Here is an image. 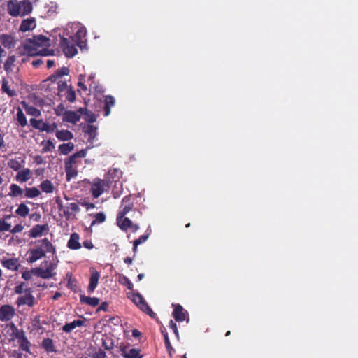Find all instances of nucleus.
Listing matches in <instances>:
<instances>
[{
    "label": "nucleus",
    "instance_id": "nucleus-1",
    "mask_svg": "<svg viewBox=\"0 0 358 358\" xmlns=\"http://www.w3.org/2000/svg\"><path fill=\"white\" fill-rule=\"evenodd\" d=\"M35 243L36 247L28 251L29 257L27 260L29 264H33V262L41 259V258L45 257L46 252H51V254H55L56 252V248L48 238L36 241Z\"/></svg>",
    "mask_w": 358,
    "mask_h": 358
},
{
    "label": "nucleus",
    "instance_id": "nucleus-2",
    "mask_svg": "<svg viewBox=\"0 0 358 358\" xmlns=\"http://www.w3.org/2000/svg\"><path fill=\"white\" fill-rule=\"evenodd\" d=\"M43 264L45 266V268L38 266L31 270H25L22 272V278L25 280H31L33 275H36L38 278L42 279H50L53 278L56 275L55 269L57 268V264L53 262L45 260Z\"/></svg>",
    "mask_w": 358,
    "mask_h": 358
},
{
    "label": "nucleus",
    "instance_id": "nucleus-3",
    "mask_svg": "<svg viewBox=\"0 0 358 358\" xmlns=\"http://www.w3.org/2000/svg\"><path fill=\"white\" fill-rule=\"evenodd\" d=\"M51 40L44 35L34 36L31 38L26 40L24 49L30 55H36L41 47L50 46Z\"/></svg>",
    "mask_w": 358,
    "mask_h": 358
},
{
    "label": "nucleus",
    "instance_id": "nucleus-4",
    "mask_svg": "<svg viewBox=\"0 0 358 358\" xmlns=\"http://www.w3.org/2000/svg\"><path fill=\"white\" fill-rule=\"evenodd\" d=\"M37 303V300L33 295V290L31 288H28L26 290V293L18 296L15 302L16 306L18 308L23 305H27L29 308H33Z\"/></svg>",
    "mask_w": 358,
    "mask_h": 358
},
{
    "label": "nucleus",
    "instance_id": "nucleus-5",
    "mask_svg": "<svg viewBox=\"0 0 358 358\" xmlns=\"http://www.w3.org/2000/svg\"><path fill=\"white\" fill-rule=\"evenodd\" d=\"M59 45L63 50V53L68 58H72L78 53L75 44L64 36L60 38Z\"/></svg>",
    "mask_w": 358,
    "mask_h": 358
},
{
    "label": "nucleus",
    "instance_id": "nucleus-6",
    "mask_svg": "<svg viewBox=\"0 0 358 358\" xmlns=\"http://www.w3.org/2000/svg\"><path fill=\"white\" fill-rule=\"evenodd\" d=\"M30 124L36 129L41 131L52 132L56 131L57 128L56 122L49 124L48 122H43V120L31 119Z\"/></svg>",
    "mask_w": 358,
    "mask_h": 358
},
{
    "label": "nucleus",
    "instance_id": "nucleus-7",
    "mask_svg": "<svg viewBox=\"0 0 358 358\" xmlns=\"http://www.w3.org/2000/svg\"><path fill=\"white\" fill-rule=\"evenodd\" d=\"M134 208V202L131 196H124L121 201L120 207L117 215L118 219L125 217L126 214L129 213Z\"/></svg>",
    "mask_w": 358,
    "mask_h": 358
},
{
    "label": "nucleus",
    "instance_id": "nucleus-8",
    "mask_svg": "<svg viewBox=\"0 0 358 358\" xmlns=\"http://www.w3.org/2000/svg\"><path fill=\"white\" fill-rule=\"evenodd\" d=\"M59 210H63V214L66 220H69V219L72 218V216H74V213L80 211V208L76 203H69L64 208H63L62 203H59Z\"/></svg>",
    "mask_w": 358,
    "mask_h": 358
},
{
    "label": "nucleus",
    "instance_id": "nucleus-9",
    "mask_svg": "<svg viewBox=\"0 0 358 358\" xmlns=\"http://www.w3.org/2000/svg\"><path fill=\"white\" fill-rule=\"evenodd\" d=\"M172 306L174 308V310L172 313V315L174 317L176 322H182L183 321H185V320H187V322L189 321V314L187 311L182 308L181 304L173 303Z\"/></svg>",
    "mask_w": 358,
    "mask_h": 358
},
{
    "label": "nucleus",
    "instance_id": "nucleus-10",
    "mask_svg": "<svg viewBox=\"0 0 358 358\" xmlns=\"http://www.w3.org/2000/svg\"><path fill=\"white\" fill-rule=\"evenodd\" d=\"M15 315V308L10 304H3L0 307V321L8 322Z\"/></svg>",
    "mask_w": 358,
    "mask_h": 358
},
{
    "label": "nucleus",
    "instance_id": "nucleus-11",
    "mask_svg": "<svg viewBox=\"0 0 358 358\" xmlns=\"http://www.w3.org/2000/svg\"><path fill=\"white\" fill-rule=\"evenodd\" d=\"M106 182L105 180L96 178L93 180L91 187V192L94 198H98L105 191Z\"/></svg>",
    "mask_w": 358,
    "mask_h": 358
},
{
    "label": "nucleus",
    "instance_id": "nucleus-12",
    "mask_svg": "<svg viewBox=\"0 0 358 358\" xmlns=\"http://www.w3.org/2000/svg\"><path fill=\"white\" fill-rule=\"evenodd\" d=\"M1 266L5 268L16 271H18L20 266H21L20 262L17 257H10L9 259H1Z\"/></svg>",
    "mask_w": 358,
    "mask_h": 358
},
{
    "label": "nucleus",
    "instance_id": "nucleus-13",
    "mask_svg": "<svg viewBox=\"0 0 358 358\" xmlns=\"http://www.w3.org/2000/svg\"><path fill=\"white\" fill-rule=\"evenodd\" d=\"M7 11L13 17L21 15L20 1L9 0L7 3Z\"/></svg>",
    "mask_w": 358,
    "mask_h": 358
},
{
    "label": "nucleus",
    "instance_id": "nucleus-14",
    "mask_svg": "<svg viewBox=\"0 0 358 358\" xmlns=\"http://www.w3.org/2000/svg\"><path fill=\"white\" fill-rule=\"evenodd\" d=\"M49 227L48 224H43V225H40V224H36L29 230V236L31 238H37L43 235L44 232L48 231Z\"/></svg>",
    "mask_w": 358,
    "mask_h": 358
},
{
    "label": "nucleus",
    "instance_id": "nucleus-15",
    "mask_svg": "<svg viewBox=\"0 0 358 358\" xmlns=\"http://www.w3.org/2000/svg\"><path fill=\"white\" fill-rule=\"evenodd\" d=\"M1 92L8 94L9 97L17 96V92L13 87V83L10 84V82L6 78L1 79Z\"/></svg>",
    "mask_w": 358,
    "mask_h": 358
},
{
    "label": "nucleus",
    "instance_id": "nucleus-16",
    "mask_svg": "<svg viewBox=\"0 0 358 358\" xmlns=\"http://www.w3.org/2000/svg\"><path fill=\"white\" fill-rule=\"evenodd\" d=\"M31 324L34 331L43 332V324H48V322L45 320H41L40 315H36L34 317L31 318Z\"/></svg>",
    "mask_w": 358,
    "mask_h": 358
},
{
    "label": "nucleus",
    "instance_id": "nucleus-17",
    "mask_svg": "<svg viewBox=\"0 0 358 358\" xmlns=\"http://www.w3.org/2000/svg\"><path fill=\"white\" fill-rule=\"evenodd\" d=\"M67 247L71 250H79L81 245L80 242V236L76 232L71 233L70 238L67 242Z\"/></svg>",
    "mask_w": 358,
    "mask_h": 358
},
{
    "label": "nucleus",
    "instance_id": "nucleus-18",
    "mask_svg": "<svg viewBox=\"0 0 358 358\" xmlns=\"http://www.w3.org/2000/svg\"><path fill=\"white\" fill-rule=\"evenodd\" d=\"M80 120V115H78L76 111L72 110H65L63 113V121L71 122V123H76L77 122Z\"/></svg>",
    "mask_w": 358,
    "mask_h": 358
},
{
    "label": "nucleus",
    "instance_id": "nucleus-19",
    "mask_svg": "<svg viewBox=\"0 0 358 358\" xmlns=\"http://www.w3.org/2000/svg\"><path fill=\"white\" fill-rule=\"evenodd\" d=\"M36 27V19L34 17L23 20L19 27V30L21 31H27L34 29Z\"/></svg>",
    "mask_w": 358,
    "mask_h": 358
},
{
    "label": "nucleus",
    "instance_id": "nucleus-20",
    "mask_svg": "<svg viewBox=\"0 0 358 358\" xmlns=\"http://www.w3.org/2000/svg\"><path fill=\"white\" fill-rule=\"evenodd\" d=\"M31 177V171L29 169H23L22 170L18 171L15 179L19 182H26Z\"/></svg>",
    "mask_w": 358,
    "mask_h": 358
},
{
    "label": "nucleus",
    "instance_id": "nucleus-21",
    "mask_svg": "<svg viewBox=\"0 0 358 358\" xmlns=\"http://www.w3.org/2000/svg\"><path fill=\"white\" fill-rule=\"evenodd\" d=\"M0 41L1 45H3L6 48L10 49L15 47V41L13 36L10 34H1L0 36Z\"/></svg>",
    "mask_w": 358,
    "mask_h": 358
},
{
    "label": "nucleus",
    "instance_id": "nucleus-22",
    "mask_svg": "<svg viewBox=\"0 0 358 358\" xmlns=\"http://www.w3.org/2000/svg\"><path fill=\"white\" fill-rule=\"evenodd\" d=\"M41 347L48 352H57L54 341L50 338H45L41 343Z\"/></svg>",
    "mask_w": 358,
    "mask_h": 358
},
{
    "label": "nucleus",
    "instance_id": "nucleus-23",
    "mask_svg": "<svg viewBox=\"0 0 358 358\" xmlns=\"http://www.w3.org/2000/svg\"><path fill=\"white\" fill-rule=\"evenodd\" d=\"M99 278H100V274L99 273L98 271H94L91 275L90 279V283L88 285V288H87L89 293H93V292L95 290V289L98 285Z\"/></svg>",
    "mask_w": 358,
    "mask_h": 358
},
{
    "label": "nucleus",
    "instance_id": "nucleus-24",
    "mask_svg": "<svg viewBox=\"0 0 358 358\" xmlns=\"http://www.w3.org/2000/svg\"><path fill=\"white\" fill-rule=\"evenodd\" d=\"M80 302L81 303H85L88 304L91 307H96L97 305H99L100 300L97 297H89L85 296V294H80Z\"/></svg>",
    "mask_w": 358,
    "mask_h": 358
},
{
    "label": "nucleus",
    "instance_id": "nucleus-25",
    "mask_svg": "<svg viewBox=\"0 0 358 358\" xmlns=\"http://www.w3.org/2000/svg\"><path fill=\"white\" fill-rule=\"evenodd\" d=\"M115 103V98L113 96H105V103L103 106L104 116H108L110 113V109Z\"/></svg>",
    "mask_w": 358,
    "mask_h": 358
},
{
    "label": "nucleus",
    "instance_id": "nucleus-26",
    "mask_svg": "<svg viewBox=\"0 0 358 358\" xmlns=\"http://www.w3.org/2000/svg\"><path fill=\"white\" fill-rule=\"evenodd\" d=\"M64 169L66 172V178L67 181H70L72 178H76L78 175L76 166H72L71 164H64Z\"/></svg>",
    "mask_w": 358,
    "mask_h": 358
},
{
    "label": "nucleus",
    "instance_id": "nucleus-27",
    "mask_svg": "<svg viewBox=\"0 0 358 358\" xmlns=\"http://www.w3.org/2000/svg\"><path fill=\"white\" fill-rule=\"evenodd\" d=\"M21 16L29 15L33 10L32 3L29 0L20 1Z\"/></svg>",
    "mask_w": 358,
    "mask_h": 358
},
{
    "label": "nucleus",
    "instance_id": "nucleus-28",
    "mask_svg": "<svg viewBox=\"0 0 358 358\" xmlns=\"http://www.w3.org/2000/svg\"><path fill=\"white\" fill-rule=\"evenodd\" d=\"M69 73V69L68 67L63 66L59 69H57L56 71L49 77V80L51 82H56L57 79L62 78L64 75H68Z\"/></svg>",
    "mask_w": 358,
    "mask_h": 358
},
{
    "label": "nucleus",
    "instance_id": "nucleus-29",
    "mask_svg": "<svg viewBox=\"0 0 358 358\" xmlns=\"http://www.w3.org/2000/svg\"><path fill=\"white\" fill-rule=\"evenodd\" d=\"M116 222L122 231H127L132 226V222L129 217H124L118 220V215H117Z\"/></svg>",
    "mask_w": 358,
    "mask_h": 358
},
{
    "label": "nucleus",
    "instance_id": "nucleus-30",
    "mask_svg": "<svg viewBox=\"0 0 358 358\" xmlns=\"http://www.w3.org/2000/svg\"><path fill=\"white\" fill-rule=\"evenodd\" d=\"M22 105L29 115L34 117H39L41 115L40 110L37 109L35 106H29L25 101H22Z\"/></svg>",
    "mask_w": 358,
    "mask_h": 358
},
{
    "label": "nucleus",
    "instance_id": "nucleus-31",
    "mask_svg": "<svg viewBox=\"0 0 358 358\" xmlns=\"http://www.w3.org/2000/svg\"><path fill=\"white\" fill-rule=\"evenodd\" d=\"M16 57L14 55H9L4 63L3 68L6 73H10L13 71Z\"/></svg>",
    "mask_w": 358,
    "mask_h": 358
},
{
    "label": "nucleus",
    "instance_id": "nucleus-32",
    "mask_svg": "<svg viewBox=\"0 0 358 358\" xmlns=\"http://www.w3.org/2000/svg\"><path fill=\"white\" fill-rule=\"evenodd\" d=\"M86 35V30L85 28H80L76 34V44L80 47V49H83L84 45L86 43L81 38Z\"/></svg>",
    "mask_w": 358,
    "mask_h": 358
},
{
    "label": "nucleus",
    "instance_id": "nucleus-33",
    "mask_svg": "<svg viewBox=\"0 0 358 358\" xmlns=\"http://www.w3.org/2000/svg\"><path fill=\"white\" fill-rule=\"evenodd\" d=\"M39 187L45 193H52L55 189L52 181L48 179L44 180L39 185Z\"/></svg>",
    "mask_w": 358,
    "mask_h": 358
},
{
    "label": "nucleus",
    "instance_id": "nucleus-34",
    "mask_svg": "<svg viewBox=\"0 0 358 358\" xmlns=\"http://www.w3.org/2000/svg\"><path fill=\"white\" fill-rule=\"evenodd\" d=\"M140 350L138 348H130L128 351L122 350V356L125 358H142L140 355Z\"/></svg>",
    "mask_w": 358,
    "mask_h": 358
},
{
    "label": "nucleus",
    "instance_id": "nucleus-35",
    "mask_svg": "<svg viewBox=\"0 0 358 358\" xmlns=\"http://www.w3.org/2000/svg\"><path fill=\"white\" fill-rule=\"evenodd\" d=\"M55 136L59 141H69L71 140L73 137L71 131L64 129L57 131Z\"/></svg>",
    "mask_w": 358,
    "mask_h": 358
},
{
    "label": "nucleus",
    "instance_id": "nucleus-36",
    "mask_svg": "<svg viewBox=\"0 0 358 358\" xmlns=\"http://www.w3.org/2000/svg\"><path fill=\"white\" fill-rule=\"evenodd\" d=\"M133 301L134 303H136L139 308L142 310L143 312L145 310L144 305H146L147 303L143 298V296L141 294H133Z\"/></svg>",
    "mask_w": 358,
    "mask_h": 358
},
{
    "label": "nucleus",
    "instance_id": "nucleus-37",
    "mask_svg": "<svg viewBox=\"0 0 358 358\" xmlns=\"http://www.w3.org/2000/svg\"><path fill=\"white\" fill-rule=\"evenodd\" d=\"M23 193V189L21 188L19 185L17 184H11L10 186V191L8 192V196L10 197H17L19 195H22Z\"/></svg>",
    "mask_w": 358,
    "mask_h": 358
},
{
    "label": "nucleus",
    "instance_id": "nucleus-38",
    "mask_svg": "<svg viewBox=\"0 0 358 358\" xmlns=\"http://www.w3.org/2000/svg\"><path fill=\"white\" fill-rule=\"evenodd\" d=\"M30 212L29 208L27 207V204L24 203H21L18 205L17 208L15 210V213L22 217H25L28 215L29 213Z\"/></svg>",
    "mask_w": 358,
    "mask_h": 358
},
{
    "label": "nucleus",
    "instance_id": "nucleus-39",
    "mask_svg": "<svg viewBox=\"0 0 358 358\" xmlns=\"http://www.w3.org/2000/svg\"><path fill=\"white\" fill-rule=\"evenodd\" d=\"M74 145L72 143H63L59 145V152L60 154L66 155L73 150Z\"/></svg>",
    "mask_w": 358,
    "mask_h": 358
},
{
    "label": "nucleus",
    "instance_id": "nucleus-40",
    "mask_svg": "<svg viewBox=\"0 0 358 358\" xmlns=\"http://www.w3.org/2000/svg\"><path fill=\"white\" fill-rule=\"evenodd\" d=\"M62 96L65 97L66 100L69 102H74L76 99V93L71 87H68Z\"/></svg>",
    "mask_w": 358,
    "mask_h": 358
},
{
    "label": "nucleus",
    "instance_id": "nucleus-41",
    "mask_svg": "<svg viewBox=\"0 0 358 358\" xmlns=\"http://www.w3.org/2000/svg\"><path fill=\"white\" fill-rule=\"evenodd\" d=\"M19 348L21 350L25 351L27 352L31 353V342L27 338V336H24L23 340L18 343Z\"/></svg>",
    "mask_w": 358,
    "mask_h": 358
},
{
    "label": "nucleus",
    "instance_id": "nucleus-42",
    "mask_svg": "<svg viewBox=\"0 0 358 358\" xmlns=\"http://www.w3.org/2000/svg\"><path fill=\"white\" fill-rule=\"evenodd\" d=\"M17 121L18 122L19 125L21 127H25L27 124V119L24 115V113L20 108H17Z\"/></svg>",
    "mask_w": 358,
    "mask_h": 358
},
{
    "label": "nucleus",
    "instance_id": "nucleus-43",
    "mask_svg": "<svg viewBox=\"0 0 358 358\" xmlns=\"http://www.w3.org/2000/svg\"><path fill=\"white\" fill-rule=\"evenodd\" d=\"M40 194V189L36 187H27L25 189V196L27 198H36L39 196Z\"/></svg>",
    "mask_w": 358,
    "mask_h": 358
},
{
    "label": "nucleus",
    "instance_id": "nucleus-44",
    "mask_svg": "<svg viewBox=\"0 0 358 358\" xmlns=\"http://www.w3.org/2000/svg\"><path fill=\"white\" fill-rule=\"evenodd\" d=\"M27 289V284L26 282H20L15 286L14 292L19 296L23 295V294L26 293Z\"/></svg>",
    "mask_w": 358,
    "mask_h": 358
},
{
    "label": "nucleus",
    "instance_id": "nucleus-45",
    "mask_svg": "<svg viewBox=\"0 0 358 358\" xmlns=\"http://www.w3.org/2000/svg\"><path fill=\"white\" fill-rule=\"evenodd\" d=\"M8 166L10 169L15 171H19L22 168V163L16 159H10L8 161Z\"/></svg>",
    "mask_w": 358,
    "mask_h": 358
},
{
    "label": "nucleus",
    "instance_id": "nucleus-46",
    "mask_svg": "<svg viewBox=\"0 0 358 358\" xmlns=\"http://www.w3.org/2000/svg\"><path fill=\"white\" fill-rule=\"evenodd\" d=\"M43 144L44 145L42 150L43 153H46V152L52 151L53 149H55V144L52 141H51V140H48L45 142L43 141Z\"/></svg>",
    "mask_w": 358,
    "mask_h": 358
},
{
    "label": "nucleus",
    "instance_id": "nucleus-47",
    "mask_svg": "<svg viewBox=\"0 0 358 358\" xmlns=\"http://www.w3.org/2000/svg\"><path fill=\"white\" fill-rule=\"evenodd\" d=\"M68 85L66 82L64 81H59L58 82V95L59 96H62L64 92L66 91V90L68 88Z\"/></svg>",
    "mask_w": 358,
    "mask_h": 358
},
{
    "label": "nucleus",
    "instance_id": "nucleus-48",
    "mask_svg": "<svg viewBox=\"0 0 358 358\" xmlns=\"http://www.w3.org/2000/svg\"><path fill=\"white\" fill-rule=\"evenodd\" d=\"M54 54V50L48 49V46H43V48H41V50H39L36 55H43V56H48Z\"/></svg>",
    "mask_w": 358,
    "mask_h": 358
},
{
    "label": "nucleus",
    "instance_id": "nucleus-49",
    "mask_svg": "<svg viewBox=\"0 0 358 358\" xmlns=\"http://www.w3.org/2000/svg\"><path fill=\"white\" fill-rule=\"evenodd\" d=\"M11 224L6 221L0 220V231H10Z\"/></svg>",
    "mask_w": 358,
    "mask_h": 358
},
{
    "label": "nucleus",
    "instance_id": "nucleus-50",
    "mask_svg": "<svg viewBox=\"0 0 358 358\" xmlns=\"http://www.w3.org/2000/svg\"><path fill=\"white\" fill-rule=\"evenodd\" d=\"M106 215L104 213H97L95 215V219L92 221V224L96 223H101L105 222Z\"/></svg>",
    "mask_w": 358,
    "mask_h": 358
},
{
    "label": "nucleus",
    "instance_id": "nucleus-51",
    "mask_svg": "<svg viewBox=\"0 0 358 358\" xmlns=\"http://www.w3.org/2000/svg\"><path fill=\"white\" fill-rule=\"evenodd\" d=\"M164 343L166 348V351L169 352V355L171 356L172 352H174L175 350L173 348L172 345H171V341L169 340V336H165Z\"/></svg>",
    "mask_w": 358,
    "mask_h": 358
},
{
    "label": "nucleus",
    "instance_id": "nucleus-52",
    "mask_svg": "<svg viewBox=\"0 0 358 358\" xmlns=\"http://www.w3.org/2000/svg\"><path fill=\"white\" fill-rule=\"evenodd\" d=\"M75 328H76L75 327V323L73 321V322H71L70 323H66V324H64L63 327H62V330H63V331H64L66 333H70Z\"/></svg>",
    "mask_w": 358,
    "mask_h": 358
},
{
    "label": "nucleus",
    "instance_id": "nucleus-53",
    "mask_svg": "<svg viewBox=\"0 0 358 358\" xmlns=\"http://www.w3.org/2000/svg\"><path fill=\"white\" fill-rule=\"evenodd\" d=\"M169 328L171 329V330L173 331L176 338L178 339H179L180 336H179V332H178V328L177 327L176 323L175 322H173V320H170Z\"/></svg>",
    "mask_w": 358,
    "mask_h": 358
},
{
    "label": "nucleus",
    "instance_id": "nucleus-54",
    "mask_svg": "<svg viewBox=\"0 0 358 358\" xmlns=\"http://www.w3.org/2000/svg\"><path fill=\"white\" fill-rule=\"evenodd\" d=\"M76 159H77V158H76V153H75V154L69 156L66 159H65L64 164H71L72 166H76V164H77Z\"/></svg>",
    "mask_w": 358,
    "mask_h": 358
},
{
    "label": "nucleus",
    "instance_id": "nucleus-55",
    "mask_svg": "<svg viewBox=\"0 0 358 358\" xmlns=\"http://www.w3.org/2000/svg\"><path fill=\"white\" fill-rule=\"evenodd\" d=\"M96 130L95 126L94 125H88L87 133L89 134L90 137H94L96 134Z\"/></svg>",
    "mask_w": 358,
    "mask_h": 358
},
{
    "label": "nucleus",
    "instance_id": "nucleus-56",
    "mask_svg": "<svg viewBox=\"0 0 358 358\" xmlns=\"http://www.w3.org/2000/svg\"><path fill=\"white\" fill-rule=\"evenodd\" d=\"M149 238V234H143L141 235L140 237L138 238V239L134 241L135 242L136 245H139L142 244V243L145 242V241L148 240Z\"/></svg>",
    "mask_w": 358,
    "mask_h": 358
},
{
    "label": "nucleus",
    "instance_id": "nucleus-57",
    "mask_svg": "<svg viewBox=\"0 0 358 358\" xmlns=\"http://www.w3.org/2000/svg\"><path fill=\"white\" fill-rule=\"evenodd\" d=\"M24 229V226L22 224H17L15 226L13 227V228H10V232L12 234L18 233L20 231H22Z\"/></svg>",
    "mask_w": 358,
    "mask_h": 358
},
{
    "label": "nucleus",
    "instance_id": "nucleus-58",
    "mask_svg": "<svg viewBox=\"0 0 358 358\" xmlns=\"http://www.w3.org/2000/svg\"><path fill=\"white\" fill-rule=\"evenodd\" d=\"M106 352L100 348L97 352L92 355V358H106Z\"/></svg>",
    "mask_w": 358,
    "mask_h": 358
},
{
    "label": "nucleus",
    "instance_id": "nucleus-59",
    "mask_svg": "<svg viewBox=\"0 0 358 358\" xmlns=\"http://www.w3.org/2000/svg\"><path fill=\"white\" fill-rule=\"evenodd\" d=\"M122 280H124V284L126 285L127 289L130 290H132L134 289V284L128 278L123 277Z\"/></svg>",
    "mask_w": 358,
    "mask_h": 358
},
{
    "label": "nucleus",
    "instance_id": "nucleus-60",
    "mask_svg": "<svg viewBox=\"0 0 358 358\" xmlns=\"http://www.w3.org/2000/svg\"><path fill=\"white\" fill-rule=\"evenodd\" d=\"M102 346L104 347L105 349L109 350V349L113 348V342L110 341L102 340Z\"/></svg>",
    "mask_w": 358,
    "mask_h": 358
},
{
    "label": "nucleus",
    "instance_id": "nucleus-61",
    "mask_svg": "<svg viewBox=\"0 0 358 358\" xmlns=\"http://www.w3.org/2000/svg\"><path fill=\"white\" fill-rule=\"evenodd\" d=\"M144 307H145V310L143 312L150 315L151 317L155 318L156 313H155V312L152 311V308H150V307L148 306V304L147 303L146 305H144Z\"/></svg>",
    "mask_w": 358,
    "mask_h": 358
},
{
    "label": "nucleus",
    "instance_id": "nucleus-62",
    "mask_svg": "<svg viewBox=\"0 0 358 358\" xmlns=\"http://www.w3.org/2000/svg\"><path fill=\"white\" fill-rule=\"evenodd\" d=\"M15 336L16 338H17L18 343L21 341L22 339L24 338V336H26L25 333L23 330L18 331L15 333Z\"/></svg>",
    "mask_w": 358,
    "mask_h": 358
},
{
    "label": "nucleus",
    "instance_id": "nucleus-63",
    "mask_svg": "<svg viewBox=\"0 0 358 358\" xmlns=\"http://www.w3.org/2000/svg\"><path fill=\"white\" fill-rule=\"evenodd\" d=\"M64 107L62 103H60L57 108L55 109V113L57 115H61L62 113H64Z\"/></svg>",
    "mask_w": 358,
    "mask_h": 358
},
{
    "label": "nucleus",
    "instance_id": "nucleus-64",
    "mask_svg": "<svg viewBox=\"0 0 358 358\" xmlns=\"http://www.w3.org/2000/svg\"><path fill=\"white\" fill-rule=\"evenodd\" d=\"M34 163L36 164H44V159L41 155H36L34 159Z\"/></svg>",
    "mask_w": 358,
    "mask_h": 358
}]
</instances>
